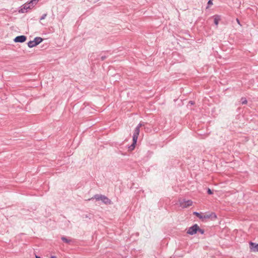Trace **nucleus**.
I'll use <instances>...</instances> for the list:
<instances>
[{
  "label": "nucleus",
  "mask_w": 258,
  "mask_h": 258,
  "mask_svg": "<svg viewBox=\"0 0 258 258\" xmlns=\"http://www.w3.org/2000/svg\"><path fill=\"white\" fill-rule=\"evenodd\" d=\"M141 126V124H139L138 126L136 127L134 131L133 136V143L131 145V146H130V150H133L135 148L137 141L138 138V136L140 133V128Z\"/></svg>",
  "instance_id": "obj_1"
},
{
  "label": "nucleus",
  "mask_w": 258,
  "mask_h": 258,
  "mask_svg": "<svg viewBox=\"0 0 258 258\" xmlns=\"http://www.w3.org/2000/svg\"><path fill=\"white\" fill-rule=\"evenodd\" d=\"M61 239L62 240V241H63L64 242H66V243H69L70 240L67 239L66 237H62L61 238Z\"/></svg>",
  "instance_id": "obj_13"
},
{
  "label": "nucleus",
  "mask_w": 258,
  "mask_h": 258,
  "mask_svg": "<svg viewBox=\"0 0 258 258\" xmlns=\"http://www.w3.org/2000/svg\"><path fill=\"white\" fill-rule=\"evenodd\" d=\"M213 1V0H209L208 3V5H213V2H212Z\"/></svg>",
  "instance_id": "obj_15"
},
{
  "label": "nucleus",
  "mask_w": 258,
  "mask_h": 258,
  "mask_svg": "<svg viewBox=\"0 0 258 258\" xmlns=\"http://www.w3.org/2000/svg\"><path fill=\"white\" fill-rule=\"evenodd\" d=\"M192 204V202L191 200L183 201L180 202V205L183 208L191 206Z\"/></svg>",
  "instance_id": "obj_7"
},
{
  "label": "nucleus",
  "mask_w": 258,
  "mask_h": 258,
  "mask_svg": "<svg viewBox=\"0 0 258 258\" xmlns=\"http://www.w3.org/2000/svg\"><path fill=\"white\" fill-rule=\"evenodd\" d=\"M208 192L209 194H212V192L210 189H208Z\"/></svg>",
  "instance_id": "obj_16"
},
{
  "label": "nucleus",
  "mask_w": 258,
  "mask_h": 258,
  "mask_svg": "<svg viewBox=\"0 0 258 258\" xmlns=\"http://www.w3.org/2000/svg\"><path fill=\"white\" fill-rule=\"evenodd\" d=\"M95 198L97 200H101L106 204H109L111 203L110 200L104 196H95Z\"/></svg>",
  "instance_id": "obj_5"
},
{
  "label": "nucleus",
  "mask_w": 258,
  "mask_h": 258,
  "mask_svg": "<svg viewBox=\"0 0 258 258\" xmlns=\"http://www.w3.org/2000/svg\"><path fill=\"white\" fill-rule=\"evenodd\" d=\"M241 103L242 104H246L247 102V100L245 98H242L241 99Z\"/></svg>",
  "instance_id": "obj_12"
},
{
  "label": "nucleus",
  "mask_w": 258,
  "mask_h": 258,
  "mask_svg": "<svg viewBox=\"0 0 258 258\" xmlns=\"http://www.w3.org/2000/svg\"><path fill=\"white\" fill-rule=\"evenodd\" d=\"M37 45L39 44L42 41V39L40 37L35 38L34 40Z\"/></svg>",
  "instance_id": "obj_11"
},
{
  "label": "nucleus",
  "mask_w": 258,
  "mask_h": 258,
  "mask_svg": "<svg viewBox=\"0 0 258 258\" xmlns=\"http://www.w3.org/2000/svg\"><path fill=\"white\" fill-rule=\"evenodd\" d=\"M189 103H190L191 104H193V103L192 102H190Z\"/></svg>",
  "instance_id": "obj_21"
},
{
  "label": "nucleus",
  "mask_w": 258,
  "mask_h": 258,
  "mask_svg": "<svg viewBox=\"0 0 258 258\" xmlns=\"http://www.w3.org/2000/svg\"><path fill=\"white\" fill-rule=\"evenodd\" d=\"M50 258H56L55 256H51Z\"/></svg>",
  "instance_id": "obj_18"
},
{
  "label": "nucleus",
  "mask_w": 258,
  "mask_h": 258,
  "mask_svg": "<svg viewBox=\"0 0 258 258\" xmlns=\"http://www.w3.org/2000/svg\"><path fill=\"white\" fill-rule=\"evenodd\" d=\"M194 214L197 216L200 219L204 220L205 219H208L212 217L213 215L215 218H217L216 215L215 214L212 213L211 214H203L202 213H199L196 212H194Z\"/></svg>",
  "instance_id": "obj_2"
},
{
  "label": "nucleus",
  "mask_w": 258,
  "mask_h": 258,
  "mask_svg": "<svg viewBox=\"0 0 258 258\" xmlns=\"http://www.w3.org/2000/svg\"><path fill=\"white\" fill-rule=\"evenodd\" d=\"M201 234H203L204 232V231L199 228V229L198 230Z\"/></svg>",
  "instance_id": "obj_14"
},
{
  "label": "nucleus",
  "mask_w": 258,
  "mask_h": 258,
  "mask_svg": "<svg viewBox=\"0 0 258 258\" xmlns=\"http://www.w3.org/2000/svg\"><path fill=\"white\" fill-rule=\"evenodd\" d=\"M220 16L219 15H215L214 16V23L216 25H218L219 24V22L220 20Z\"/></svg>",
  "instance_id": "obj_9"
},
{
  "label": "nucleus",
  "mask_w": 258,
  "mask_h": 258,
  "mask_svg": "<svg viewBox=\"0 0 258 258\" xmlns=\"http://www.w3.org/2000/svg\"><path fill=\"white\" fill-rule=\"evenodd\" d=\"M46 16V15H45L43 17H42L41 19H44L45 17Z\"/></svg>",
  "instance_id": "obj_19"
},
{
  "label": "nucleus",
  "mask_w": 258,
  "mask_h": 258,
  "mask_svg": "<svg viewBox=\"0 0 258 258\" xmlns=\"http://www.w3.org/2000/svg\"><path fill=\"white\" fill-rule=\"evenodd\" d=\"M236 21H237V23H238L239 25H240V21H239V20L238 19H236Z\"/></svg>",
  "instance_id": "obj_17"
},
{
  "label": "nucleus",
  "mask_w": 258,
  "mask_h": 258,
  "mask_svg": "<svg viewBox=\"0 0 258 258\" xmlns=\"http://www.w3.org/2000/svg\"><path fill=\"white\" fill-rule=\"evenodd\" d=\"M32 7H33V5L32 3H31V2L29 4H25L19 10V13H26L27 12V10L31 9Z\"/></svg>",
  "instance_id": "obj_3"
},
{
  "label": "nucleus",
  "mask_w": 258,
  "mask_h": 258,
  "mask_svg": "<svg viewBox=\"0 0 258 258\" xmlns=\"http://www.w3.org/2000/svg\"><path fill=\"white\" fill-rule=\"evenodd\" d=\"M249 248L251 252H258V243L256 244L252 242H249Z\"/></svg>",
  "instance_id": "obj_6"
},
{
  "label": "nucleus",
  "mask_w": 258,
  "mask_h": 258,
  "mask_svg": "<svg viewBox=\"0 0 258 258\" xmlns=\"http://www.w3.org/2000/svg\"><path fill=\"white\" fill-rule=\"evenodd\" d=\"M36 45L37 44H36L34 40L30 41L28 43V46L30 48L33 47Z\"/></svg>",
  "instance_id": "obj_10"
},
{
  "label": "nucleus",
  "mask_w": 258,
  "mask_h": 258,
  "mask_svg": "<svg viewBox=\"0 0 258 258\" xmlns=\"http://www.w3.org/2000/svg\"><path fill=\"white\" fill-rule=\"evenodd\" d=\"M198 229H199V227L197 224H195L192 226L189 227L187 231V233L190 235H194L197 233Z\"/></svg>",
  "instance_id": "obj_4"
},
{
  "label": "nucleus",
  "mask_w": 258,
  "mask_h": 258,
  "mask_svg": "<svg viewBox=\"0 0 258 258\" xmlns=\"http://www.w3.org/2000/svg\"><path fill=\"white\" fill-rule=\"evenodd\" d=\"M26 40V37L24 35L17 36L14 39V41L15 42H24Z\"/></svg>",
  "instance_id": "obj_8"
},
{
  "label": "nucleus",
  "mask_w": 258,
  "mask_h": 258,
  "mask_svg": "<svg viewBox=\"0 0 258 258\" xmlns=\"http://www.w3.org/2000/svg\"><path fill=\"white\" fill-rule=\"evenodd\" d=\"M35 258H41V257H39V256H37V255H36V256H35Z\"/></svg>",
  "instance_id": "obj_20"
}]
</instances>
